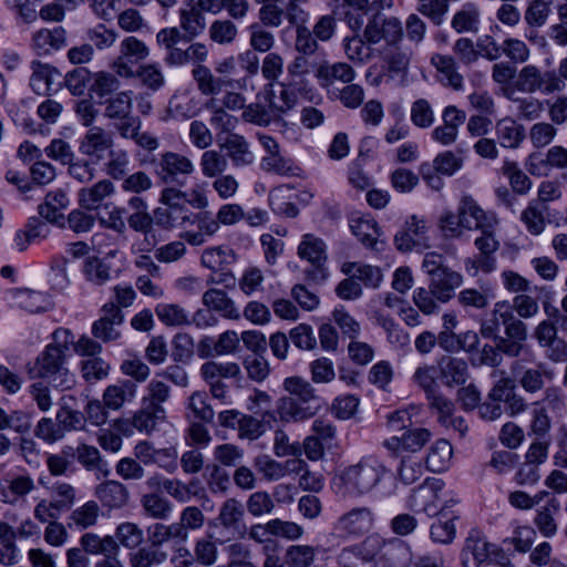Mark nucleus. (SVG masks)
Masks as SVG:
<instances>
[{
    "label": "nucleus",
    "mask_w": 567,
    "mask_h": 567,
    "mask_svg": "<svg viewBox=\"0 0 567 567\" xmlns=\"http://www.w3.org/2000/svg\"><path fill=\"white\" fill-rule=\"evenodd\" d=\"M166 419V411H158L141 403V408L132 415L131 424L141 433L151 434Z\"/></svg>",
    "instance_id": "ea45409f"
},
{
    "label": "nucleus",
    "mask_w": 567,
    "mask_h": 567,
    "mask_svg": "<svg viewBox=\"0 0 567 567\" xmlns=\"http://www.w3.org/2000/svg\"><path fill=\"white\" fill-rule=\"evenodd\" d=\"M31 47L40 55L58 51L66 47V31L63 27L40 29L33 33Z\"/></svg>",
    "instance_id": "b1692460"
},
{
    "label": "nucleus",
    "mask_w": 567,
    "mask_h": 567,
    "mask_svg": "<svg viewBox=\"0 0 567 567\" xmlns=\"http://www.w3.org/2000/svg\"><path fill=\"white\" fill-rule=\"evenodd\" d=\"M68 205L66 192L56 189L47 194L44 203L39 206V214L50 223H58L63 218V210Z\"/></svg>",
    "instance_id": "e433bc0d"
},
{
    "label": "nucleus",
    "mask_w": 567,
    "mask_h": 567,
    "mask_svg": "<svg viewBox=\"0 0 567 567\" xmlns=\"http://www.w3.org/2000/svg\"><path fill=\"white\" fill-rule=\"evenodd\" d=\"M202 301L208 309L219 312L224 318L230 320H238L240 312L235 305V301L230 299L224 290L220 289H208L204 292Z\"/></svg>",
    "instance_id": "c85d7f7f"
},
{
    "label": "nucleus",
    "mask_w": 567,
    "mask_h": 567,
    "mask_svg": "<svg viewBox=\"0 0 567 567\" xmlns=\"http://www.w3.org/2000/svg\"><path fill=\"white\" fill-rule=\"evenodd\" d=\"M192 74L204 95H216L221 92L224 85L231 84L230 81L216 78L210 69L203 64H197Z\"/></svg>",
    "instance_id": "49530a36"
},
{
    "label": "nucleus",
    "mask_w": 567,
    "mask_h": 567,
    "mask_svg": "<svg viewBox=\"0 0 567 567\" xmlns=\"http://www.w3.org/2000/svg\"><path fill=\"white\" fill-rule=\"evenodd\" d=\"M82 378L89 383H95L110 374V364L101 357L85 358L80 363Z\"/></svg>",
    "instance_id": "69168bd1"
},
{
    "label": "nucleus",
    "mask_w": 567,
    "mask_h": 567,
    "mask_svg": "<svg viewBox=\"0 0 567 567\" xmlns=\"http://www.w3.org/2000/svg\"><path fill=\"white\" fill-rule=\"evenodd\" d=\"M384 473L385 466L377 457L367 456L347 467L341 480L351 493L364 495L380 483Z\"/></svg>",
    "instance_id": "f257e3e1"
},
{
    "label": "nucleus",
    "mask_w": 567,
    "mask_h": 567,
    "mask_svg": "<svg viewBox=\"0 0 567 567\" xmlns=\"http://www.w3.org/2000/svg\"><path fill=\"white\" fill-rule=\"evenodd\" d=\"M45 153L49 157L60 159L64 164H70L69 171L71 175L79 181L84 182L92 178V174L86 165L73 163L74 155L69 151L68 144H50L45 147Z\"/></svg>",
    "instance_id": "f704fd0d"
},
{
    "label": "nucleus",
    "mask_w": 567,
    "mask_h": 567,
    "mask_svg": "<svg viewBox=\"0 0 567 567\" xmlns=\"http://www.w3.org/2000/svg\"><path fill=\"white\" fill-rule=\"evenodd\" d=\"M342 45L347 58L352 62L363 64L371 59V45L367 43L364 32L362 35L346 37Z\"/></svg>",
    "instance_id": "13d9d810"
},
{
    "label": "nucleus",
    "mask_w": 567,
    "mask_h": 567,
    "mask_svg": "<svg viewBox=\"0 0 567 567\" xmlns=\"http://www.w3.org/2000/svg\"><path fill=\"white\" fill-rule=\"evenodd\" d=\"M379 535H370L362 542L343 548L338 555L339 567H377V553L381 548Z\"/></svg>",
    "instance_id": "39448f33"
},
{
    "label": "nucleus",
    "mask_w": 567,
    "mask_h": 567,
    "mask_svg": "<svg viewBox=\"0 0 567 567\" xmlns=\"http://www.w3.org/2000/svg\"><path fill=\"white\" fill-rule=\"evenodd\" d=\"M437 367L441 380L447 386L464 384L468 379V365L461 358L443 357Z\"/></svg>",
    "instance_id": "bb28decb"
},
{
    "label": "nucleus",
    "mask_w": 567,
    "mask_h": 567,
    "mask_svg": "<svg viewBox=\"0 0 567 567\" xmlns=\"http://www.w3.org/2000/svg\"><path fill=\"white\" fill-rule=\"evenodd\" d=\"M252 465L260 477L266 482H278L286 476L300 474L307 466L302 458H288L284 462H278L267 454L257 455Z\"/></svg>",
    "instance_id": "0eeeda50"
},
{
    "label": "nucleus",
    "mask_w": 567,
    "mask_h": 567,
    "mask_svg": "<svg viewBox=\"0 0 567 567\" xmlns=\"http://www.w3.org/2000/svg\"><path fill=\"white\" fill-rule=\"evenodd\" d=\"M442 489V482L437 480H426L422 485L415 488L410 497V506L416 512H423L429 516L439 514L437 501L439 492Z\"/></svg>",
    "instance_id": "2eb2a0df"
},
{
    "label": "nucleus",
    "mask_w": 567,
    "mask_h": 567,
    "mask_svg": "<svg viewBox=\"0 0 567 567\" xmlns=\"http://www.w3.org/2000/svg\"><path fill=\"white\" fill-rule=\"evenodd\" d=\"M83 274L89 282L102 286L111 279V267L99 257H90L84 261Z\"/></svg>",
    "instance_id": "338daca9"
},
{
    "label": "nucleus",
    "mask_w": 567,
    "mask_h": 567,
    "mask_svg": "<svg viewBox=\"0 0 567 567\" xmlns=\"http://www.w3.org/2000/svg\"><path fill=\"white\" fill-rule=\"evenodd\" d=\"M266 154L261 158V168L281 176H301L302 169L291 158L285 157L279 144H262Z\"/></svg>",
    "instance_id": "f3484780"
},
{
    "label": "nucleus",
    "mask_w": 567,
    "mask_h": 567,
    "mask_svg": "<svg viewBox=\"0 0 567 567\" xmlns=\"http://www.w3.org/2000/svg\"><path fill=\"white\" fill-rule=\"evenodd\" d=\"M113 193V184L107 179H103L92 186L81 188L78 194L79 204L85 209L94 210L97 209L102 202Z\"/></svg>",
    "instance_id": "7c9ffc66"
},
{
    "label": "nucleus",
    "mask_w": 567,
    "mask_h": 567,
    "mask_svg": "<svg viewBox=\"0 0 567 567\" xmlns=\"http://www.w3.org/2000/svg\"><path fill=\"white\" fill-rule=\"evenodd\" d=\"M204 12H216L215 0H186L179 9V27L186 34L187 42L204 32Z\"/></svg>",
    "instance_id": "423d86ee"
},
{
    "label": "nucleus",
    "mask_w": 567,
    "mask_h": 567,
    "mask_svg": "<svg viewBox=\"0 0 567 567\" xmlns=\"http://www.w3.org/2000/svg\"><path fill=\"white\" fill-rule=\"evenodd\" d=\"M497 551L496 547L480 536L470 535L462 550L463 567H480L492 554Z\"/></svg>",
    "instance_id": "393cba45"
},
{
    "label": "nucleus",
    "mask_w": 567,
    "mask_h": 567,
    "mask_svg": "<svg viewBox=\"0 0 567 567\" xmlns=\"http://www.w3.org/2000/svg\"><path fill=\"white\" fill-rule=\"evenodd\" d=\"M141 504L145 514L153 519L165 520L173 513V504L157 493L143 495Z\"/></svg>",
    "instance_id": "09e8293b"
},
{
    "label": "nucleus",
    "mask_w": 567,
    "mask_h": 567,
    "mask_svg": "<svg viewBox=\"0 0 567 567\" xmlns=\"http://www.w3.org/2000/svg\"><path fill=\"white\" fill-rule=\"evenodd\" d=\"M560 504L551 497L540 507L534 518V524L544 537H553L557 533L555 515L559 512Z\"/></svg>",
    "instance_id": "79ce46f5"
},
{
    "label": "nucleus",
    "mask_w": 567,
    "mask_h": 567,
    "mask_svg": "<svg viewBox=\"0 0 567 567\" xmlns=\"http://www.w3.org/2000/svg\"><path fill=\"white\" fill-rule=\"evenodd\" d=\"M431 436V432L426 429H406L401 436L393 435L384 440L383 446L395 455L402 451L415 453L430 441Z\"/></svg>",
    "instance_id": "4468645a"
},
{
    "label": "nucleus",
    "mask_w": 567,
    "mask_h": 567,
    "mask_svg": "<svg viewBox=\"0 0 567 567\" xmlns=\"http://www.w3.org/2000/svg\"><path fill=\"white\" fill-rule=\"evenodd\" d=\"M161 168L163 179L167 183H182L179 177L189 175L194 171L192 162L186 156L171 152L163 154Z\"/></svg>",
    "instance_id": "cd10ccee"
},
{
    "label": "nucleus",
    "mask_w": 567,
    "mask_h": 567,
    "mask_svg": "<svg viewBox=\"0 0 567 567\" xmlns=\"http://www.w3.org/2000/svg\"><path fill=\"white\" fill-rule=\"evenodd\" d=\"M136 394L137 384L133 380L123 379L107 385L103 391L102 400L107 409L117 411L125 403L134 401Z\"/></svg>",
    "instance_id": "aec40b11"
},
{
    "label": "nucleus",
    "mask_w": 567,
    "mask_h": 567,
    "mask_svg": "<svg viewBox=\"0 0 567 567\" xmlns=\"http://www.w3.org/2000/svg\"><path fill=\"white\" fill-rule=\"evenodd\" d=\"M117 37V32L114 29L107 28L104 23H97L85 30V39L94 51L111 49L115 44Z\"/></svg>",
    "instance_id": "8fccbe9b"
},
{
    "label": "nucleus",
    "mask_w": 567,
    "mask_h": 567,
    "mask_svg": "<svg viewBox=\"0 0 567 567\" xmlns=\"http://www.w3.org/2000/svg\"><path fill=\"white\" fill-rule=\"evenodd\" d=\"M76 499V491L73 485L64 482H56L51 487L52 505L60 512L70 511Z\"/></svg>",
    "instance_id": "0e129e2a"
},
{
    "label": "nucleus",
    "mask_w": 567,
    "mask_h": 567,
    "mask_svg": "<svg viewBox=\"0 0 567 567\" xmlns=\"http://www.w3.org/2000/svg\"><path fill=\"white\" fill-rule=\"evenodd\" d=\"M547 214L548 205L539 200H530L522 212L520 220L529 234L537 236L545 229Z\"/></svg>",
    "instance_id": "c9c22d12"
},
{
    "label": "nucleus",
    "mask_w": 567,
    "mask_h": 567,
    "mask_svg": "<svg viewBox=\"0 0 567 567\" xmlns=\"http://www.w3.org/2000/svg\"><path fill=\"white\" fill-rule=\"evenodd\" d=\"M190 223L197 225V230H185L181 234V238L192 246H202L207 241L208 237L214 236L219 230V224L210 213L202 212L192 215Z\"/></svg>",
    "instance_id": "4be33fe9"
},
{
    "label": "nucleus",
    "mask_w": 567,
    "mask_h": 567,
    "mask_svg": "<svg viewBox=\"0 0 567 567\" xmlns=\"http://www.w3.org/2000/svg\"><path fill=\"white\" fill-rule=\"evenodd\" d=\"M374 524V514L370 507L359 506L342 514L337 520V529L351 536L368 533Z\"/></svg>",
    "instance_id": "f8f14e48"
},
{
    "label": "nucleus",
    "mask_w": 567,
    "mask_h": 567,
    "mask_svg": "<svg viewBox=\"0 0 567 567\" xmlns=\"http://www.w3.org/2000/svg\"><path fill=\"white\" fill-rule=\"evenodd\" d=\"M320 405L303 403L290 396H282L277 403V413L284 422H301L315 416Z\"/></svg>",
    "instance_id": "412c9836"
},
{
    "label": "nucleus",
    "mask_w": 567,
    "mask_h": 567,
    "mask_svg": "<svg viewBox=\"0 0 567 567\" xmlns=\"http://www.w3.org/2000/svg\"><path fill=\"white\" fill-rule=\"evenodd\" d=\"M244 516V505L236 498H228L223 503L217 519L227 529H238L243 525Z\"/></svg>",
    "instance_id": "5fc2aeb1"
},
{
    "label": "nucleus",
    "mask_w": 567,
    "mask_h": 567,
    "mask_svg": "<svg viewBox=\"0 0 567 567\" xmlns=\"http://www.w3.org/2000/svg\"><path fill=\"white\" fill-rule=\"evenodd\" d=\"M329 96L344 107L355 110L363 103L365 94L361 85L351 82L339 89H330Z\"/></svg>",
    "instance_id": "6e6d98bb"
},
{
    "label": "nucleus",
    "mask_w": 567,
    "mask_h": 567,
    "mask_svg": "<svg viewBox=\"0 0 567 567\" xmlns=\"http://www.w3.org/2000/svg\"><path fill=\"white\" fill-rule=\"evenodd\" d=\"M463 284V276L451 268L429 278V287L439 302L445 303L454 297V291Z\"/></svg>",
    "instance_id": "5701e85b"
},
{
    "label": "nucleus",
    "mask_w": 567,
    "mask_h": 567,
    "mask_svg": "<svg viewBox=\"0 0 567 567\" xmlns=\"http://www.w3.org/2000/svg\"><path fill=\"white\" fill-rule=\"evenodd\" d=\"M169 396V386L161 380L153 379L147 383L141 403L158 411H166L164 403L168 401Z\"/></svg>",
    "instance_id": "603ef678"
},
{
    "label": "nucleus",
    "mask_w": 567,
    "mask_h": 567,
    "mask_svg": "<svg viewBox=\"0 0 567 567\" xmlns=\"http://www.w3.org/2000/svg\"><path fill=\"white\" fill-rule=\"evenodd\" d=\"M458 215L462 216V224L467 230L494 228L496 225L495 217L487 215L468 195L461 198Z\"/></svg>",
    "instance_id": "dca6fc26"
},
{
    "label": "nucleus",
    "mask_w": 567,
    "mask_h": 567,
    "mask_svg": "<svg viewBox=\"0 0 567 567\" xmlns=\"http://www.w3.org/2000/svg\"><path fill=\"white\" fill-rule=\"evenodd\" d=\"M381 548L377 553V567H405L410 561L408 546L400 540L385 542L380 537Z\"/></svg>",
    "instance_id": "a878e982"
},
{
    "label": "nucleus",
    "mask_w": 567,
    "mask_h": 567,
    "mask_svg": "<svg viewBox=\"0 0 567 567\" xmlns=\"http://www.w3.org/2000/svg\"><path fill=\"white\" fill-rule=\"evenodd\" d=\"M148 543L162 548L167 543H186L187 538L184 537L182 527L178 526L177 522L171 524L155 523L147 528Z\"/></svg>",
    "instance_id": "2f4dec72"
},
{
    "label": "nucleus",
    "mask_w": 567,
    "mask_h": 567,
    "mask_svg": "<svg viewBox=\"0 0 567 567\" xmlns=\"http://www.w3.org/2000/svg\"><path fill=\"white\" fill-rule=\"evenodd\" d=\"M511 372L515 382H518L522 389L529 394L542 391L546 382L554 379V372L545 363L527 368L523 359H516L511 363Z\"/></svg>",
    "instance_id": "1a4fd4ad"
},
{
    "label": "nucleus",
    "mask_w": 567,
    "mask_h": 567,
    "mask_svg": "<svg viewBox=\"0 0 567 567\" xmlns=\"http://www.w3.org/2000/svg\"><path fill=\"white\" fill-rule=\"evenodd\" d=\"M435 516L436 520L430 527L432 540L440 544L452 543L456 533L454 525L456 516L453 513H449L445 508L440 509Z\"/></svg>",
    "instance_id": "58836bf2"
},
{
    "label": "nucleus",
    "mask_w": 567,
    "mask_h": 567,
    "mask_svg": "<svg viewBox=\"0 0 567 567\" xmlns=\"http://www.w3.org/2000/svg\"><path fill=\"white\" fill-rule=\"evenodd\" d=\"M284 389L288 392V396L301 400L303 403L320 405L319 398L312 384L301 377H289L284 380Z\"/></svg>",
    "instance_id": "a18cd8bd"
},
{
    "label": "nucleus",
    "mask_w": 567,
    "mask_h": 567,
    "mask_svg": "<svg viewBox=\"0 0 567 567\" xmlns=\"http://www.w3.org/2000/svg\"><path fill=\"white\" fill-rule=\"evenodd\" d=\"M102 316L92 323L93 338L102 342L116 341L121 337L118 327L124 321V315L113 301L104 303L101 308Z\"/></svg>",
    "instance_id": "9d476101"
},
{
    "label": "nucleus",
    "mask_w": 567,
    "mask_h": 567,
    "mask_svg": "<svg viewBox=\"0 0 567 567\" xmlns=\"http://www.w3.org/2000/svg\"><path fill=\"white\" fill-rule=\"evenodd\" d=\"M453 454L452 445L446 440H437L429 450L425 464L429 471L440 473L445 471L451 463Z\"/></svg>",
    "instance_id": "c03bdc74"
},
{
    "label": "nucleus",
    "mask_w": 567,
    "mask_h": 567,
    "mask_svg": "<svg viewBox=\"0 0 567 567\" xmlns=\"http://www.w3.org/2000/svg\"><path fill=\"white\" fill-rule=\"evenodd\" d=\"M94 495L101 505L110 511L124 507L130 499L127 487L123 483L114 480L100 483L95 487Z\"/></svg>",
    "instance_id": "6ab92c4d"
},
{
    "label": "nucleus",
    "mask_w": 567,
    "mask_h": 567,
    "mask_svg": "<svg viewBox=\"0 0 567 567\" xmlns=\"http://www.w3.org/2000/svg\"><path fill=\"white\" fill-rule=\"evenodd\" d=\"M200 374L204 379H234L240 375V367L236 362H205L200 368Z\"/></svg>",
    "instance_id": "e2e57ef3"
},
{
    "label": "nucleus",
    "mask_w": 567,
    "mask_h": 567,
    "mask_svg": "<svg viewBox=\"0 0 567 567\" xmlns=\"http://www.w3.org/2000/svg\"><path fill=\"white\" fill-rule=\"evenodd\" d=\"M363 30L369 45L383 42L386 47L396 48L404 35V29L399 18L379 13L368 20Z\"/></svg>",
    "instance_id": "20e7f679"
},
{
    "label": "nucleus",
    "mask_w": 567,
    "mask_h": 567,
    "mask_svg": "<svg viewBox=\"0 0 567 567\" xmlns=\"http://www.w3.org/2000/svg\"><path fill=\"white\" fill-rule=\"evenodd\" d=\"M298 256L317 268H321L327 260V246L321 238L313 234H305L298 246Z\"/></svg>",
    "instance_id": "c756f323"
},
{
    "label": "nucleus",
    "mask_w": 567,
    "mask_h": 567,
    "mask_svg": "<svg viewBox=\"0 0 567 567\" xmlns=\"http://www.w3.org/2000/svg\"><path fill=\"white\" fill-rule=\"evenodd\" d=\"M342 271L347 275H352L355 279L372 288H377L382 280L381 270L370 265L346 262L342 266Z\"/></svg>",
    "instance_id": "680f3d73"
},
{
    "label": "nucleus",
    "mask_w": 567,
    "mask_h": 567,
    "mask_svg": "<svg viewBox=\"0 0 567 567\" xmlns=\"http://www.w3.org/2000/svg\"><path fill=\"white\" fill-rule=\"evenodd\" d=\"M78 462L86 471H96L103 476L109 475L107 463L103 461L100 451L93 445L85 443L78 445Z\"/></svg>",
    "instance_id": "4d7b16f0"
},
{
    "label": "nucleus",
    "mask_w": 567,
    "mask_h": 567,
    "mask_svg": "<svg viewBox=\"0 0 567 567\" xmlns=\"http://www.w3.org/2000/svg\"><path fill=\"white\" fill-rule=\"evenodd\" d=\"M207 109L212 110L210 124L212 126L219 132V134H226V136H218V138L224 142H238L237 140H233L231 137L237 138V134H233L231 131L235 128L237 123V118L229 115L223 106L217 104L216 99H212L207 103Z\"/></svg>",
    "instance_id": "473e14b6"
},
{
    "label": "nucleus",
    "mask_w": 567,
    "mask_h": 567,
    "mask_svg": "<svg viewBox=\"0 0 567 567\" xmlns=\"http://www.w3.org/2000/svg\"><path fill=\"white\" fill-rule=\"evenodd\" d=\"M432 65L441 74V82L444 85L460 90L463 86V76L457 72L456 61L451 55L433 54L431 58Z\"/></svg>",
    "instance_id": "72a5a7b5"
},
{
    "label": "nucleus",
    "mask_w": 567,
    "mask_h": 567,
    "mask_svg": "<svg viewBox=\"0 0 567 567\" xmlns=\"http://www.w3.org/2000/svg\"><path fill=\"white\" fill-rule=\"evenodd\" d=\"M55 343H50L45 347L44 351L35 360L37 372L29 370L31 378H47L54 371L65 365V357L69 350V344L73 343V336L68 329H56L53 332Z\"/></svg>",
    "instance_id": "7ed1b4c3"
},
{
    "label": "nucleus",
    "mask_w": 567,
    "mask_h": 567,
    "mask_svg": "<svg viewBox=\"0 0 567 567\" xmlns=\"http://www.w3.org/2000/svg\"><path fill=\"white\" fill-rule=\"evenodd\" d=\"M81 547L87 554L106 555L118 553V545L112 536L100 537L93 533L84 534L80 539Z\"/></svg>",
    "instance_id": "864d4df0"
},
{
    "label": "nucleus",
    "mask_w": 567,
    "mask_h": 567,
    "mask_svg": "<svg viewBox=\"0 0 567 567\" xmlns=\"http://www.w3.org/2000/svg\"><path fill=\"white\" fill-rule=\"evenodd\" d=\"M155 313L168 327L190 324L188 312L176 303H158L155 308Z\"/></svg>",
    "instance_id": "bf43d9fd"
},
{
    "label": "nucleus",
    "mask_w": 567,
    "mask_h": 567,
    "mask_svg": "<svg viewBox=\"0 0 567 567\" xmlns=\"http://www.w3.org/2000/svg\"><path fill=\"white\" fill-rule=\"evenodd\" d=\"M354 69L346 62L323 63L317 70V79L320 85L330 94V89H339L337 82L349 84L355 79Z\"/></svg>",
    "instance_id": "a211bd4d"
},
{
    "label": "nucleus",
    "mask_w": 567,
    "mask_h": 567,
    "mask_svg": "<svg viewBox=\"0 0 567 567\" xmlns=\"http://www.w3.org/2000/svg\"><path fill=\"white\" fill-rule=\"evenodd\" d=\"M501 327L507 337L527 339V326L513 313L508 301L495 303L489 317L481 323L480 332L484 338L494 340L501 337Z\"/></svg>",
    "instance_id": "f03ea898"
},
{
    "label": "nucleus",
    "mask_w": 567,
    "mask_h": 567,
    "mask_svg": "<svg viewBox=\"0 0 567 567\" xmlns=\"http://www.w3.org/2000/svg\"><path fill=\"white\" fill-rule=\"evenodd\" d=\"M150 55L148 47L136 37L130 35L120 43L118 56L131 63H137L145 60Z\"/></svg>",
    "instance_id": "774afa93"
},
{
    "label": "nucleus",
    "mask_w": 567,
    "mask_h": 567,
    "mask_svg": "<svg viewBox=\"0 0 567 567\" xmlns=\"http://www.w3.org/2000/svg\"><path fill=\"white\" fill-rule=\"evenodd\" d=\"M426 221L416 215L411 216L404 227L394 237L395 247L403 252L429 247Z\"/></svg>",
    "instance_id": "9b49d317"
},
{
    "label": "nucleus",
    "mask_w": 567,
    "mask_h": 567,
    "mask_svg": "<svg viewBox=\"0 0 567 567\" xmlns=\"http://www.w3.org/2000/svg\"><path fill=\"white\" fill-rule=\"evenodd\" d=\"M167 558V551L150 543L131 553L128 561L131 567H157L163 565Z\"/></svg>",
    "instance_id": "37998d69"
},
{
    "label": "nucleus",
    "mask_w": 567,
    "mask_h": 567,
    "mask_svg": "<svg viewBox=\"0 0 567 567\" xmlns=\"http://www.w3.org/2000/svg\"><path fill=\"white\" fill-rule=\"evenodd\" d=\"M318 549L309 545H291L286 549L285 563L289 567H311Z\"/></svg>",
    "instance_id": "052dcab7"
},
{
    "label": "nucleus",
    "mask_w": 567,
    "mask_h": 567,
    "mask_svg": "<svg viewBox=\"0 0 567 567\" xmlns=\"http://www.w3.org/2000/svg\"><path fill=\"white\" fill-rule=\"evenodd\" d=\"M501 374L499 380L489 390V399L498 401L511 417L524 413L528 404L524 396L517 393L515 380L506 375L505 371H501Z\"/></svg>",
    "instance_id": "6e6552de"
},
{
    "label": "nucleus",
    "mask_w": 567,
    "mask_h": 567,
    "mask_svg": "<svg viewBox=\"0 0 567 567\" xmlns=\"http://www.w3.org/2000/svg\"><path fill=\"white\" fill-rule=\"evenodd\" d=\"M192 214L186 207L159 206L154 209V221L164 229H172L190 221Z\"/></svg>",
    "instance_id": "a19ab883"
},
{
    "label": "nucleus",
    "mask_w": 567,
    "mask_h": 567,
    "mask_svg": "<svg viewBox=\"0 0 567 567\" xmlns=\"http://www.w3.org/2000/svg\"><path fill=\"white\" fill-rule=\"evenodd\" d=\"M349 225L352 234L363 246L378 249L380 228L373 219L355 217L350 219Z\"/></svg>",
    "instance_id": "4c0bfd02"
},
{
    "label": "nucleus",
    "mask_w": 567,
    "mask_h": 567,
    "mask_svg": "<svg viewBox=\"0 0 567 567\" xmlns=\"http://www.w3.org/2000/svg\"><path fill=\"white\" fill-rule=\"evenodd\" d=\"M161 484L173 499L182 504L188 503L198 495L196 487L199 482L197 480H190L188 483H185L179 478H164Z\"/></svg>",
    "instance_id": "de8ad7c7"
},
{
    "label": "nucleus",
    "mask_w": 567,
    "mask_h": 567,
    "mask_svg": "<svg viewBox=\"0 0 567 567\" xmlns=\"http://www.w3.org/2000/svg\"><path fill=\"white\" fill-rule=\"evenodd\" d=\"M30 87L38 95H50L61 84V73L52 65L40 61L31 62Z\"/></svg>",
    "instance_id": "ddd939ff"
},
{
    "label": "nucleus",
    "mask_w": 567,
    "mask_h": 567,
    "mask_svg": "<svg viewBox=\"0 0 567 567\" xmlns=\"http://www.w3.org/2000/svg\"><path fill=\"white\" fill-rule=\"evenodd\" d=\"M13 299L17 307L31 313L45 311L50 306L49 299L44 293L31 289L14 291Z\"/></svg>",
    "instance_id": "3c124183"
}]
</instances>
